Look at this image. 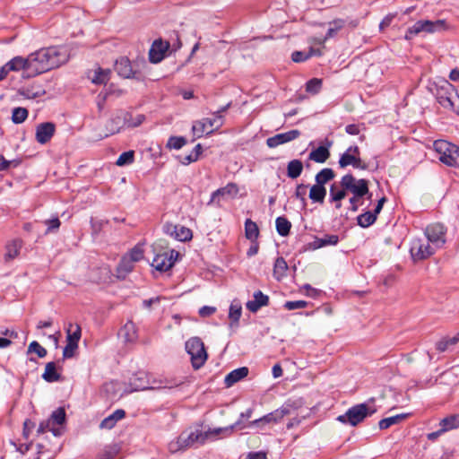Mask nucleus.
<instances>
[{
    "instance_id": "c03bdc74",
    "label": "nucleus",
    "mask_w": 459,
    "mask_h": 459,
    "mask_svg": "<svg viewBox=\"0 0 459 459\" xmlns=\"http://www.w3.org/2000/svg\"><path fill=\"white\" fill-rule=\"evenodd\" d=\"M143 254H144L143 245L137 244L125 255L127 256L128 259H130L131 261L137 263L143 258Z\"/></svg>"
},
{
    "instance_id": "f8f14e48",
    "label": "nucleus",
    "mask_w": 459,
    "mask_h": 459,
    "mask_svg": "<svg viewBox=\"0 0 459 459\" xmlns=\"http://www.w3.org/2000/svg\"><path fill=\"white\" fill-rule=\"evenodd\" d=\"M455 91V88L447 81H444L443 84L437 89L436 98L438 103L445 108L454 109L455 104L452 100V95Z\"/></svg>"
},
{
    "instance_id": "7ed1b4c3",
    "label": "nucleus",
    "mask_w": 459,
    "mask_h": 459,
    "mask_svg": "<svg viewBox=\"0 0 459 459\" xmlns=\"http://www.w3.org/2000/svg\"><path fill=\"white\" fill-rule=\"evenodd\" d=\"M447 29L445 20H420L409 27L405 33V39L411 40L421 33L431 34L445 31Z\"/></svg>"
},
{
    "instance_id": "bf43d9fd",
    "label": "nucleus",
    "mask_w": 459,
    "mask_h": 459,
    "mask_svg": "<svg viewBox=\"0 0 459 459\" xmlns=\"http://www.w3.org/2000/svg\"><path fill=\"white\" fill-rule=\"evenodd\" d=\"M144 118L143 115H137L134 118L130 115V117H127L126 126L128 127L138 126L143 122Z\"/></svg>"
},
{
    "instance_id": "4d7b16f0",
    "label": "nucleus",
    "mask_w": 459,
    "mask_h": 459,
    "mask_svg": "<svg viewBox=\"0 0 459 459\" xmlns=\"http://www.w3.org/2000/svg\"><path fill=\"white\" fill-rule=\"evenodd\" d=\"M307 306V302L304 300L287 301L284 304V307L288 310H295L304 308Z\"/></svg>"
},
{
    "instance_id": "c9c22d12",
    "label": "nucleus",
    "mask_w": 459,
    "mask_h": 459,
    "mask_svg": "<svg viewBox=\"0 0 459 459\" xmlns=\"http://www.w3.org/2000/svg\"><path fill=\"white\" fill-rule=\"evenodd\" d=\"M345 24L342 19H335L329 23L330 28L328 29L325 37L320 39L319 44H324L328 39L333 38Z\"/></svg>"
},
{
    "instance_id": "2f4dec72",
    "label": "nucleus",
    "mask_w": 459,
    "mask_h": 459,
    "mask_svg": "<svg viewBox=\"0 0 459 459\" xmlns=\"http://www.w3.org/2000/svg\"><path fill=\"white\" fill-rule=\"evenodd\" d=\"M42 378L48 383H53L61 379V375L56 371L55 362H48L45 367V371L42 374Z\"/></svg>"
},
{
    "instance_id": "680f3d73",
    "label": "nucleus",
    "mask_w": 459,
    "mask_h": 459,
    "mask_svg": "<svg viewBox=\"0 0 459 459\" xmlns=\"http://www.w3.org/2000/svg\"><path fill=\"white\" fill-rule=\"evenodd\" d=\"M18 163L16 160H7L0 154V171L7 170L11 165L15 167Z\"/></svg>"
},
{
    "instance_id": "f3484780",
    "label": "nucleus",
    "mask_w": 459,
    "mask_h": 459,
    "mask_svg": "<svg viewBox=\"0 0 459 459\" xmlns=\"http://www.w3.org/2000/svg\"><path fill=\"white\" fill-rule=\"evenodd\" d=\"M169 43L161 39H155L149 50V60L152 64L160 63L165 57Z\"/></svg>"
},
{
    "instance_id": "72a5a7b5",
    "label": "nucleus",
    "mask_w": 459,
    "mask_h": 459,
    "mask_svg": "<svg viewBox=\"0 0 459 459\" xmlns=\"http://www.w3.org/2000/svg\"><path fill=\"white\" fill-rule=\"evenodd\" d=\"M326 195V189L325 186L315 184L311 186L309 191V198L314 203L323 204Z\"/></svg>"
},
{
    "instance_id": "774afa93",
    "label": "nucleus",
    "mask_w": 459,
    "mask_h": 459,
    "mask_svg": "<svg viewBox=\"0 0 459 459\" xmlns=\"http://www.w3.org/2000/svg\"><path fill=\"white\" fill-rule=\"evenodd\" d=\"M246 459H267L266 453L263 451L250 452L247 454Z\"/></svg>"
},
{
    "instance_id": "5701e85b",
    "label": "nucleus",
    "mask_w": 459,
    "mask_h": 459,
    "mask_svg": "<svg viewBox=\"0 0 459 459\" xmlns=\"http://www.w3.org/2000/svg\"><path fill=\"white\" fill-rule=\"evenodd\" d=\"M333 145V142L325 139V146H319L310 152L308 159L317 163L325 162L330 157L329 148Z\"/></svg>"
},
{
    "instance_id": "e433bc0d",
    "label": "nucleus",
    "mask_w": 459,
    "mask_h": 459,
    "mask_svg": "<svg viewBox=\"0 0 459 459\" xmlns=\"http://www.w3.org/2000/svg\"><path fill=\"white\" fill-rule=\"evenodd\" d=\"M245 235L250 241H255L259 236V229L255 222L250 219H247L245 221Z\"/></svg>"
},
{
    "instance_id": "a18cd8bd",
    "label": "nucleus",
    "mask_w": 459,
    "mask_h": 459,
    "mask_svg": "<svg viewBox=\"0 0 459 459\" xmlns=\"http://www.w3.org/2000/svg\"><path fill=\"white\" fill-rule=\"evenodd\" d=\"M73 327V325L70 324L69 325V327L68 329L66 330V333H67V342L69 343H74V344H78L80 339H81V336H82V330H81V326L79 325H75L74 327V331L72 333L71 332V328Z\"/></svg>"
},
{
    "instance_id": "bb28decb",
    "label": "nucleus",
    "mask_w": 459,
    "mask_h": 459,
    "mask_svg": "<svg viewBox=\"0 0 459 459\" xmlns=\"http://www.w3.org/2000/svg\"><path fill=\"white\" fill-rule=\"evenodd\" d=\"M115 70L117 74L124 78H132L134 75V73L132 68V65L128 58L121 57L117 60L115 64Z\"/></svg>"
},
{
    "instance_id": "aec40b11",
    "label": "nucleus",
    "mask_w": 459,
    "mask_h": 459,
    "mask_svg": "<svg viewBox=\"0 0 459 459\" xmlns=\"http://www.w3.org/2000/svg\"><path fill=\"white\" fill-rule=\"evenodd\" d=\"M56 131V126L51 122L41 123L36 127V140L41 144L50 141Z\"/></svg>"
},
{
    "instance_id": "69168bd1",
    "label": "nucleus",
    "mask_w": 459,
    "mask_h": 459,
    "mask_svg": "<svg viewBox=\"0 0 459 459\" xmlns=\"http://www.w3.org/2000/svg\"><path fill=\"white\" fill-rule=\"evenodd\" d=\"M53 425L51 424V420H46V421H42L40 422V424L39 425V428H38V430L37 432L39 433V434H42V433H45L47 432L48 430H53Z\"/></svg>"
},
{
    "instance_id": "603ef678",
    "label": "nucleus",
    "mask_w": 459,
    "mask_h": 459,
    "mask_svg": "<svg viewBox=\"0 0 459 459\" xmlns=\"http://www.w3.org/2000/svg\"><path fill=\"white\" fill-rule=\"evenodd\" d=\"M27 352H34L38 355L39 358H44L47 355V350L36 341H33L29 344Z\"/></svg>"
},
{
    "instance_id": "6e6552de",
    "label": "nucleus",
    "mask_w": 459,
    "mask_h": 459,
    "mask_svg": "<svg viewBox=\"0 0 459 459\" xmlns=\"http://www.w3.org/2000/svg\"><path fill=\"white\" fill-rule=\"evenodd\" d=\"M224 124L223 117H214L212 118H204L199 121H195L192 126L193 134L196 138L203 136L204 133L207 134H212L213 131L221 128Z\"/></svg>"
},
{
    "instance_id": "f704fd0d",
    "label": "nucleus",
    "mask_w": 459,
    "mask_h": 459,
    "mask_svg": "<svg viewBox=\"0 0 459 459\" xmlns=\"http://www.w3.org/2000/svg\"><path fill=\"white\" fill-rule=\"evenodd\" d=\"M303 170V163L299 160H292L287 165V176L290 178H299Z\"/></svg>"
},
{
    "instance_id": "e2e57ef3",
    "label": "nucleus",
    "mask_w": 459,
    "mask_h": 459,
    "mask_svg": "<svg viewBox=\"0 0 459 459\" xmlns=\"http://www.w3.org/2000/svg\"><path fill=\"white\" fill-rule=\"evenodd\" d=\"M116 424L117 421L109 415L100 422V429H111Z\"/></svg>"
},
{
    "instance_id": "6e6d98bb",
    "label": "nucleus",
    "mask_w": 459,
    "mask_h": 459,
    "mask_svg": "<svg viewBox=\"0 0 459 459\" xmlns=\"http://www.w3.org/2000/svg\"><path fill=\"white\" fill-rule=\"evenodd\" d=\"M44 93H45V91L42 90L34 91L33 89H30V88L23 89L22 91H21V94L22 96H24L27 99H30V100L41 97Z\"/></svg>"
},
{
    "instance_id": "f257e3e1",
    "label": "nucleus",
    "mask_w": 459,
    "mask_h": 459,
    "mask_svg": "<svg viewBox=\"0 0 459 459\" xmlns=\"http://www.w3.org/2000/svg\"><path fill=\"white\" fill-rule=\"evenodd\" d=\"M30 57V71L33 76L59 67L68 60L66 50L58 47L41 48L31 53Z\"/></svg>"
},
{
    "instance_id": "4c0bfd02",
    "label": "nucleus",
    "mask_w": 459,
    "mask_h": 459,
    "mask_svg": "<svg viewBox=\"0 0 459 459\" xmlns=\"http://www.w3.org/2000/svg\"><path fill=\"white\" fill-rule=\"evenodd\" d=\"M335 177L334 171L330 168L321 169L315 177L316 184L325 186V185L333 179Z\"/></svg>"
},
{
    "instance_id": "5fc2aeb1",
    "label": "nucleus",
    "mask_w": 459,
    "mask_h": 459,
    "mask_svg": "<svg viewBox=\"0 0 459 459\" xmlns=\"http://www.w3.org/2000/svg\"><path fill=\"white\" fill-rule=\"evenodd\" d=\"M44 224L48 227L45 234H48L50 232L56 231L59 229L61 222L57 217H55L53 219L44 221Z\"/></svg>"
},
{
    "instance_id": "cd10ccee",
    "label": "nucleus",
    "mask_w": 459,
    "mask_h": 459,
    "mask_svg": "<svg viewBox=\"0 0 459 459\" xmlns=\"http://www.w3.org/2000/svg\"><path fill=\"white\" fill-rule=\"evenodd\" d=\"M248 375V368L247 367H241L230 372L224 379V383L227 387L232 386L237 382L242 380Z\"/></svg>"
},
{
    "instance_id": "39448f33",
    "label": "nucleus",
    "mask_w": 459,
    "mask_h": 459,
    "mask_svg": "<svg viewBox=\"0 0 459 459\" xmlns=\"http://www.w3.org/2000/svg\"><path fill=\"white\" fill-rule=\"evenodd\" d=\"M375 412V409L370 411L366 403H360L350 408L344 414L338 416L337 420L354 427Z\"/></svg>"
},
{
    "instance_id": "c756f323",
    "label": "nucleus",
    "mask_w": 459,
    "mask_h": 459,
    "mask_svg": "<svg viewBox=\"0 0 459 459\" xmlns=\"http://www.w3.org/2000/svg\"><path fill=\"white\" fill-rule=\"evenodd\" d=\"M338 241L337 235H325L323 238H316L309 245L312 249H318L325 246H335Z\"/></svg>"
},
{
    "instance_id": "37998d69",
    "label": "nucleus",
    "mask_w": 459,
    "mask_h": 459,
    "mask_svg": "<svg viewBox=\"0 0 459 459\" xmlns=\"http://www.w3.org/2000/svg\"><path fill=\"white\" fill-rule=\"evenodd\" d=\"M376 221V213H373L372 212H366L359 215L357 218L358 225L362 228H368L371 226Z\"/></svg>"
},
{
    "instance_id": "6ab92c4d",
    "label": "nucleus",
    "mask_w": 459,
    "mask_h": 459,
    "mask_svg": "<svg viewBox=\"0 0 459 459\" xmlns=\"http://www.w3.org/2000/svg\"><path fill=\"white\" fill-rule=\"evenodd\" d=\"M300 135V132L297 129L290 130L286 133H281L269 137L266 140V144L269 148H276L281 144L291 142Z\"/></svg>"
},
{
    "instance_id": "864d4df0",
    "label": "nucleus",
    "mask_w": 459,
    "mask_h": 459,
    "mask_svg": "<svg viewBox=\"0 0 459 459\" xmlns=\"http://www.w3.org/2000/svg\"><path fill=\"white\" fill-rule=\"evenodd\" d=\"M322 88V80L317 78H313L309 80L306 84V91L312 94H316L320 91Z\"/></svg>"
},
{
    "instance_id": "1a4fd4ad",
    "label": "nucleus",
    "mask_w": 459,
    "mask_h": 459,
    "mask_svg": "<svg viewBox=\"0 0 459 459\" xmlns=\"http://www.w3.org/2000/svg\"><path fill=\"white\" fill-rule=\"evenodd\" d=\"M360 152L357 145L350 146L339 159L338 164L340 168L344 169L352 166L355 169H367L368 165L359 157Z\"/></svg>"
},
{
    "instance_id": "a878e982",
    "label": "nucleus",
    "mask_w": 459,
    "mask_h": 459,
    "mask_svg": "<svg viewBox=\"0 0 459 459\" xmlns=\"http://www.w3.org/2000/svg\"><path fill=\"white\" fill-rule=\"evenodd\" d=\"M119 334L127 343H134L138 339L137 327L133 321H127L121 328Z\"/></svg>"
},
{
    "instance_id": "58836bf2",
    "label": "nucleus",
    "mask_w": 459,
    "mask_h": 459,
    "mask_svg": "<svg viewBox=\"0 0 459 459\" xmlns=\"http://www.w3.org/2000/svg\"><path fill=\"white\" fill-rule=\"evenodd\" d=\"M287 270L288 264L285 259L281 256L278 257L273 265V276L275 279L278 281L282 279L286 275Z\"/></svg>"
},
{
    "instance_id": "0e129e2a",
    "label": "nucleus",
    "mask_w": 459,
    "mask_h": 459,
    "mask_svg": "<svg viewBox=\"0 0 459 459\" xmlns=\"http://www.w3.org/2000/svg\"><path fill=\"white\" fill-rule=\"evenodd\" d=\"M130 385H132L133 391L145 390L149 388L146 385L141 382V378L131 379Z\"/></svg>"
},
{
    "instance_id": "13d9d810",
    "label": "nucleus",
    "mask_w": 459,
    "mask_h": 459,
    "mask_svg": "<svg viewBox=\"0 0 459 459\" xmlns=\"http://www.w3.org/2000/svg\"><path fill=\"white\" fill-rule=\"evenodd\" d=\"M78 348V344L69 343L67 342L63 350V357L64 359H70L74 357V351Z\"/></svg>"
},
{
    "instance_id": "2eb2a0df",
    "label": "nucleus",
    "mask_w": 459,
    "mask_h": 459,
    "mask_svg": "<svg viewBox=\"0 0 459 459\" xmlns=\"http://www.w3.org/2000/svg\"><path fill=\"white\" fill-rule=\"evenodd\" d=\"M163 231L168 236L179 241H187L192 238L191 230L185 226L167 222L163 226Z\"/></svg>"
},
{
    "instance_id": "7c9ffc66",
    "label": "nucleus",
    "mask_w": 459,
    "mask_h": 459,
    "mask_svg": "<svg viewBox=\"0 0 459 459\" xmlns=\"http://www.w3.org/2000/svg\"><path fill=\"white\" fill-rule=\"evenodd\" d=\"M109 70H104L99 67L88 74L89 79L95 84L106 83L109 80Z\"/></svg>"
},
{
    "instance_id": "3c124183",
    "label": "nucleus",
    "mask_w": 459,
    "mask_h": 459,
    "mask_svg": "<svg viewBox=\"0 0 459 459\" xmlns=\"http://www.w3.org/2000/svg\"><path fill=\"white\" fill-rule=\"evenodd\" d=\"M186 143V140L182 136H171L169 137L167 147L169 149L179 150Z\"/></svg>"
},
{
    "instance_id": "338daca9",
    "label": "nucleus",
    "mask_w": 459,
    "mask_h": 459,
    "mask_svg": "<svg viewBox=\"0 0 459 459\" xmlns=\"http://www.w3.org/2000/svg\"><path fill=\"white\" fill-rule=\"evenodd\" d=\"M449 343L446 340V337L442 338L440 341H438L437 343H436V348L437 350L439 351V352H445L448 350L449 348Z\"/></svg>"
},
{
    "instance_id": "4468645a",
    "label": "nucleus",
    "mask_w": 459,
    "mask_h": 459,
    "mask_svg": "<svg viewBox=\"0 0 459 459\" xmlns=\"http://www.w3.org/2000/svg\"><path fill=\"white\" fill-rule=\"evenodd\" d=\"M4 66L5 67L7 73L11 71L19 72L22 70L24 72V77H33V74L30 71V55L26 58L22 56H15L7 62Z\"/></svg>"
},
{
    "instance_id": "c85d7f7f",
    "label": "nucleus",
    "mask_w": 459,
    "mask_h": 459,
    "mask_svg": "<svg viewBox=\"0 0 459 459\" xmlns=\"http://www.w3.org/2000/svg\"><path fill=\"white\" fill-rule=\"evenodd\" d=\"M134 262L123 255L117 266V273L118 278L125 279L134 268Z\"/></svg>"
},
{
    "instance_id": "49530a36",
    "label": "nucleus",
    "mask_w": 459,
    "mask_h": 459,
    "mask_svg": "<svg viewBox=\"0 0 459 459\" xmlns=\"http://www.w3.org/2000/svg\"><path fill=\"white\" fill-rule=\"evenodd\" d=\"M28 117V110L25 108H15L13 110L12 121L14 124H21Z\"/></svg>"
},
{
    "instance_id": "a211bd4d",
    "label": "nucleus",
    "mask_w": 459,
    "mask_h": 459,
    "mask_svg": "<svg viewBox=\"0 0 459 459\" xmlns=\"http://www.w3.org/2000/svg\"><path fill=\"white\" fill-rule=\"evenodd\" d=\"M290 414V410L282 406L263 417L260 419L250 421V425H259V424H275L281 421L284 416Z\"/></svg>"
},
{
    "instance_id": "de8ad7c7",
    "label": "nucleus",
    "mask_w": 459,
    "mask_h": 459,
    "mask_svg": "<svg viewBox=\"0 0 459 459\" xmlns=\"http://www.w3.org/2000/svg\"><path fill=\"white\" fill-rule=\"evenodd\" d=\"M65 411L64 408H57L56 411H54L48 419V420H51V424L54 425H61L65 422Z\"/></svg>"
},
{
    "instance_id": "393cba45",
    "label": "nucleus",
    "mask_w": 459,
    "mask_h": 459,
    "mask_svg": "<svg viewBox=\"0 0 459 459\" xmlns=\"http://www.w3.org/2000/svg\"><path fill=\"white\" fill-rule=\"evenodd\" d=\"M269 303V297L264 294L261 290L254 293V299L247 302V308L252 312H257L262 307L267 306Z\"/></svg>"
},
{
    "instance_id": "f03ea898",
    "label": "nucleus",
    "mask_w": 459,
    "mask_h": 459,
    "mask_svg": "<svg viewBox=\"0 0 459 459\" xmlns=\"http://www.w3.org/2000/svg\"><path fill=\"white\" fill-rule=\"evenodd\" d=\"M207 436L208 433H204L201 430L184 431L177 438L169 443V451L175 454L193 446L195 443L203 444Z\"/></svg>"
},
{
    "instance_id": "dca6fc26",
    "label": "nucleus",
    "mask_w": 459,
    "mask_h": 459,
    "mask_svg": "<svg viewBox=\"0 0 459 459\" xmlns=\"http://www.w3.org/2000/svg\"><path fill=\"white\" fill-rule=\"evenodd\" d=\"M238 193V185L232 182L228 183L225 186L217 189L212 194L208 204H217V205L220 206L221 199H224L226 197L235 198Z\"/></svg>"
},
{
    "instance_id": "b1692460",
    "label": "nucleus",
    "mask_w": 459,
    "mask_h": 459,
    "mask_svg": "<svg viewBox=\"0 0 459 459\" xmlns=\"http://www.w3.org/2000/svg\"><path fill=\"white\" fill-rule=\"evenodd\" d=\"M347 195V189L339 184L333 183L330 186L329 190V202L334 204V207L336 209H340L342 207V200L345 198Z\"/></svg>"
},
{
    "instance_id": "ddd939ff",
    "label": "nucleus",
    "mask_w": 459,
    "mask_h": 459,
    "mask_svg": "<svg viewBox=\"0 0 459 459\" xmlns=\"http://www.w3.org/2000/svg\"><path fill=\"white\" fill-rule=\"evenodd\" d=\"M178 253L171 250L169 252H163L160 254H157L152 262V266L154 267L157 271L166 272L169 270L175 262V259L178 257Z\"/></svg>"
},
{
    "instance_id": "09e8293b",
    "label": "nucleus",
    "mask_w": 459,
    "mask_h": 459,
    "mask_svg": "<svg viewBox=\"0 0 459 459\" xmlns=\"http://www.w3.org/2000/svg\"><path fill=\"white\" fill-rule=\"evenodd\" d=\"M242 307L241 305L238 303H231L229 311V318L231 320L232 324L236 323L238 324L239 321V318L241 316Z\"/></svg>"
},
{
    "instance_id": "9b49d317",
    "label": "nucleus",
    "mask_w": 459,
    "mask_h": 459,
    "mask_svg": "<svg viewBox=\"0 0 459 459\" xmlns=\"http://www.w3.org/2000/svg\"><path fill=\"white\" fill-rule=\"evenodd\" d=\"M446 228L441 223H433L425 229L427 241L435 246L436 249L442 247L446 243Z\"/></svg>"
},
{
    "instance_id": "20e7f679",
    "label": "nucleus",
    "mask_w": 459,
    "mask_h": 459,
    "mask_svg": "<svg viewBox=\"0 0 459 459\" xmlns=\"http://www.w3.org/2000/svg\"><path fill=\"white\" fill-rule=\"evenodd\" d=\"M433 149L438 160L450 167L459 168V147L445 140H437L433 143Z\"/></svg>"
},
{
    "instance_id": "8fccbe9b",
    "label": "nucleus",
    "mask_w": 459,
    "mask_h": 459,
    "mask_svg": "<svg viewBox=\"0 0 459 459\" xmlns=\"http://www.w3.org/2000/svg\"><path fill=\"white\" fill-rule=\"evenodd\" d=\"M134 152L128 151V152H125L119 155L118 159L117 160L116 164L117 166L122 167V166L132 164L134 162Z\"/></svg>"
},
{
    "instance_id": "423d86ee",
    "label": "nucleus",
    "mask_w": 459,
    "mask_h": 459,
    "mask_svg": "<svg viewBox=\"0 0 459 459\" xmlns=\"http://www.w3.org/2000/svg\"><path fill=\"white\" fill-rule=\"evenodd\" d=\"M186 350L191 357L193 368H200L207 359L204 344L198 337H193L186 342Z\"/></svg>"
},
{
    "instance_id": "9d476101",
    "label": "nucleus",
    "mask_w": 459,
    "mask_h": 459,
    "mask_svg": "<svg viewBox=\"0 0 459 459\" xmlns=\"http://www.w3.org/2000/svg\"><path fill=\"white\" fill-rule=\"evenodd\" d=\"M435 246L430 245L427 239L414 238L411 241L410 252L414 261L429 258L436 252Z\"/></svg>"
},
{
    "instance_id": "473e14b6",
    "label": "nucleus",
    "mask_w": 459,
    "mask_h": 459,
    "mask_svg": "<svg viewBox=\"0 0 459 459\" xmlns=\"http://www.w3.org/2000/svg\"><path fill=\"white\" fill-rule=\"evenodd\" d=\"M22 247V241L20 239L13 240L6 245V252L4 255V260L6 262L14 259L20 254Z\"/></svg>"
},
{
    "instance_id": "4be33fe9",
    "label": "nucleus",
    "mask_w": 459,
    "mask_h": 459,
    "mask_svg": "<svg viewBox=\"0 0 459 459\" xmlns=\"http://www.w3.org/2000/svg\"><path fill=\"white\" fill-rule=\"evenodd\" d=\"M128 117H130V114L127 112L120 111L117 113L107 122V132L110 134L118 133L123 126H126Z\"/></svg>"
},
{
    "instance_id": "79ce46f5",
    "label": "nucleus",
    "mask_w": 459,
    "mask_h": 459,
    "mask_svg": "<svg viewBox=\"0 0 459 459\" xmlns=\"http://www.w3.org/2000/svg\"><path fill=\"white\" fill-rule=\"evenodd\" d=\"M407 417V414H397L395 416L385 418L378 422L380 429H386L394 424H398Z\"/></svg>"
},
{
    "instance_id": "ea45409f",
    "label": "nucleus",
    "mask_w": 459,
    "mask_h": 459,
    "mask_svg": "<svg viewBox=\"0 0 459 459\" xmlns=\"http://www.w3.org/2000/svg\"><path fill=\"white\" fill-rule=\"evenodd\" d=\"M275 225L279 235L286 237L290 234L291 223L285 217H278L275 221Z\"/></svg>"
},
{
    "instance_id": "0eeeda50",
    "label": "nucleus",
    "mask_w": 459,
    "mask_h": 459,
    "mask_svg": "<svg viewBox=\"0 0 459 459\" xmlns=\"http://www.w3.org/2000/svg\"><path fill=\"white\" fill-rule=\"evenodd\" d=\"M341 185L357 197H363L369 194L368 181L361 178L357 179L352 174H346L341 179Z\"/></svg>"
},
{
    "instance_id": "a19ab883",
    "label": "nucleus",
    "mask_w": 459,
    "mask_h": 459,
    "mask_svg": "<svg viewBox=\"0 0 459 459\" xmlns=\"http://www.w3.org/2000/svg\"><path fill=\"white\" fill-rule=\"evenodd\" d=\"M441 431H448L459 428V418L456 415H451L440 421Z\"/></svg>"
},
{
    "instance_id": "052dcab7",
    "label": "nucleus",
    "mask_w": 459,
    "mask_h": 459,
    "mask_svg": "<svg viewBox=\"0 0 459 459\" xmlns=\"http://www.w3.org/2000/svg\"><path fill=\"white\" fill-rule=\"evenodd\" d=\"M310 57V55L303 51H295L291 55L292 61L296 63L303 62L307 60Z\"/></svg>"
},
{
    "instance_id": "412c9836",
    "label": "nucleus",
    "mask_w": 459,
    "mask_h": 459,
    "mask_svg": "<svg viewBox=\"0 0 459 459\" xmlns=\"http://www.w3.org/2000/svg\"><path fill=\"white\" fill-rule=\"evenodd\" d=\"M252 413H253V410L247 409L246 411L240 413L239 420H237L234 424L225 427V428L213 429L210 430L209 433L212 434V435H220L221 433H224L226 436H230L232 434V432L234 431L235 429H243L244 428H246V426L242 424V420L251 418Z\"/></svg>"
}]
</instances>
